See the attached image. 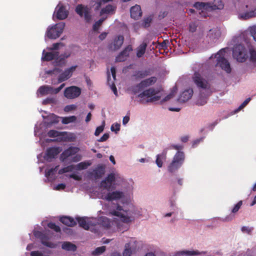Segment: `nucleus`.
Here are the masks:
<instances>
[{
	"label": "nucleus",
	"instance_id": "14",
	"mask_svg": "<svg viewBox=\"0 0 256 256\" xmlns=\"http://www.w3.org/2000/svg\"><path fill=\"white\" fill-rule=\"evenodd\" d=\"M116 68L114 66H112L110 70L107 68L108 83L116 96H118L116 88L114 84L116 80Z\"/></svg>",
	"mask_w": 256,
	"mask_h": 256
},
{
	"label": "nucleus",
	"instance_id": "8",
	"mask_svg": "<svg viewBox=\"0 0 256 256\" xmlns=\"http://www.w3.org/2000/svg\"><path fill=\"white\" fill-rule=\"evenodd\" d=\"M57 66L58 67L55 68L52 72L56 74H60L58 76L59 82L65 81L69 78L76 68V66H72L70 68L66 70L62 66V65H57Z\"/></svg>",
	"mask_w": 256,
	"mask_h": 256
},
{
	"label": "nucleus",
	"instance_id": "47",
	"mask_svg": "<svg viewBox=\"0 0 256 256\" xmlns=\"http://www.w3.org/2000/svg\"><path fill=\"white\" fill-rule=\"evenodd\" d=\"M106 250V247L102 246L97 248L93 252L92 254L94 256H98L104 252Z\"/></svg>",
	"mask_w": 256,
	"mask_h": 256
},
{
	"label": "nucleus",
	"instance_id": "54",
	"mask_svg": "<svg viewBox=\"0 0 256 256\" xmlns=\"http://www.w3.org/2000/svg\"><path fill=\"white\" fill-rule=\"evenodd\" d=\"M242 200H240L239 201L234 207V208H232V212L233 213H236V212L241 207L242 205Z\"/></svg>",
	"mask_w": 256,
	"mask_h": 256
},
{
	"label": "nucleus",
	"instance_id": "1",
	"mask_svg": "<svg viewBox=\"0 0 256 256\" xmlns=\"http://www.w3.org/2000/svg\"><path fill=\"white\" fill-rule=\"evenodd\" d=\"M106 181L108 184L113 182L114 186H120L122 188V192L125 198L130 202L133 198L134 182L132 180H126L118 173H112L108 176Z\"/></svg>",
	"mask_w": 256,
	"mask_h": 256
},
{
	"label": "nucleus",
	"instance_id": "40",
	"mask_svg": "<svg viewBox=\"0 0 256 256\" xmlns=\"http://www.w3.org/2000/svg\"><path fill=\"white\" fill-rule=\"evenodd\" d=\"M60 119L63 124H66L75 122L76 120V117L74 116H70L61 117Z\"/></svg>",
	"mask_w": 256,
	"mask_h": 256
},
{
	"label": "nucleus",
	"instance_id": "37",
	"mask_svg": "<svg viewBox=\"0 0 256 256\" xmlns=\"http://www.w3.org/2000/svg\"><path fill=\"white\" fill-rule=\"evenodd\" d=\"M94 172L96 177L100 178L105 172V166L103 165H99L95 168Z\"/></svg>",
	"mask_w": 256,
	"mask_h": 256
},
{
	"label": "nucleus",
	"instance_id": "62",
	"mask_svg": "<svg viewBox=\"0 0 256 256\" xmlns=\"http://www.w3.org/2000/svg\"><path fill=\"white\" fill-rule=\"evenodd\" d=\"M67 138L70 141H72L76 139V136L74 134L66 132Z\"/></svg>",
	"mask_w": 256,
	"mask_h": 256
},
{
	"label": "nucleus",
	"instance_id": "33",
	"mask_svg": "<svg viewBox=\"0 0 256 256\" xmlns=\"http://www.w3.org/2000/svg\"><path fill=\"white\" fill-rule=\"evenodd\" d=\"M71 52L69 51L66 52L60 55H59V53L58 52V56L56 58L57 64H65L66 60L69 58Z\"/></svg>",
	"mask_w": 256,
	"mask_h": 256
},
{
	"label": "nucleus",
	"instance_id": "43",
	"mask_svg": "<svg viewBox=\"0 0 256 256\" xmlns=\"http://www.w3.org/2000/svg\"><path fill=\"white\" fill-rule=\"evenodd\" d=\"M256 16V8L253 10L246 12L244 14L243 17L246 19H249Z\"/></svg>",
	"mask_w": 256,
	"mask_h": 256
},
{
	"label": "nucleus",
	"instance_id": "44",
	"mask_svg": "<svg viewBox=\"0 0 256 256\" xmlns=\"http://www.w3.org/2000/svg\"><path fill=\"white\" fill-rule=\"evenodd\" d=\"M152 18L150 16L144 18L142 20V26L144 28H148L150 26V23L152 22Z\"/></svg>",
	"mask_w": 256,
	"mask_h": 256
},
{
	"label": "nucleus",
	"instance_id": "34",
	"mask_svg": "<svg viewBox=\"0 0 256 256\" xmlns=\"http://www.w3.org/2000/svg\"><path fill=\"white\" fill-rule=\"evenodd\" d=\"M208 4L210 11L216 10H222L224 6L221 0H214L212 3Z\"/></svg>",
	"mask_w": 256,
	"mask_h": 256
},
{
	"label": "nucleus",
	"instance_id": "15",
	"mask_svg": "<svg viewBox=\"0 0 256 256\" xmlns=\"http://www.w3.org/2000/svg\"><path fill=\"white\" fill-rule=\"evenodd\" d=\"M75 11L80 17L84 16L86 22H89L91 21L90 10L88 6L79 4L76 6Z\"/></svg>",
	"mask_w": 256,
	"mask_h": 256
},
{
	"label": "nucleus",
	"instance_id": "41",
	"mask_svg": "<svg viewBox=\"0 0 256 256\" xmlns=\"http://www.w3.org/2000/svg\"><path fill=\"white\" fill-rule=\"evenodd\" d=\"M62 248L70 251H74L76 250V246L70 242H64L62 244Z\"/></svg>",
	"mask_w": 256,
	"mask_h": 256
},
{
	"label": "nucleus",
	"instance_id": "60",
	"mask_svg": "<svg viewBox=\"0 0 256 256\" xmlns=\"http://www.w3.org/2000/svg\"><path fill=\"white\" fill-rule=\"evenodd\" d=\"M48 226L50 228L53 229L54 230V231H56V232H58L60 231V227L58 226H56L54 223L48 224Z\"/></svg>",
	"mask_w": 256,
	"mask_h": 256
},
{
	"label": "nucleus",
	"instance_id": "9",
	"mask_svg": "<svg viewBox=\"0 0 256 256\" xmlns=\"http://www.w3.org/2000/svg\"><path fill=\"white\" fill-rule=\"evenodd\" d=\"M65 24L61 22L48 28L46 36L50 39H56L62 33Z\"/></svg>",
	"mask_w": 256,
	"mask_h": 256
},
{
	"label": "nucleus",
	"instance_id": "39",
	"mask_svg": "<svg viewBox=\"0 0 256 256\" xmlns=\"http://www.w3.org/2000/svg\"><path fill=\"white\" fill-rule=\"evenodd\" d=\"M61 117L56 116L54 114H50L48 116V120L46 122L48 124H52L58 123Z\"/></svg>",
	"mask_w": 256,
	"mask_h": 256
},
{
	"label": "nucleus",
	"instance_id": "49",
	"mask_svg": "<svg viewBox=\"0 0 256 256\" xmlns=\"http://www.w3.org/2000/svg\"><path fill=\"white\" fill-rule=\"evenodd\" d=\"M120 124L118 122L114 123L110 127V130L112 132H114L116 134H117L120 130Z\"/></svg>",
	"mask_w": 256,
	"mask_h": 256
},
{
	"label": "nucleus",
	"instance_id": "13",
	"mask_svg": "<svg viewBox=\"0 0 256 256\" xmlns=\"http://www.w3.org/2000/svg\"><path fill=\"white\" fill-rule=\"evenodd\" d=\"M79 225L85 230H90L94 231V232H97L95 227L96 219L94 218H82L78 219Z\"/></svg>",
	"mask_w": 256,
	"mask_h": 256
},
{
	"label": "nucleus",
	"instance_id": "64",
	"mask_svg": "<svg viewBox=\"0 0 256 256\" xmlns=\"http://www.w3.org/2000/svg\"><path fill=\"white\" fill-rule=\"evenodd\" d=\"M44 254L39 251H32L30 252L31 256H43Z\"/></svg>",
	"mask_w": 256,
	"mask_h": 256
},
{
	"label": "nucleus",
	"instance_id": "61",
	"mask_svg": "<svg viewBox=\"0 0 256 256\" xmlns=\"http://www.w3.org/2000/svg\"><path fill=\"white\" fill-rule=\"evenodd\" d=\"M222 69L224 70L227 73H230L231 72V68L230 65H220Z\"/></svg>",
	"mask_w": 256,
	"mask_h": 256
},
{
	"label": "nucleus",
	"instance_id": "26",
	"mask_svg": "<svg viewBox=\"0 0 256 256\" xmlns=\"http://www.w3.org/2000/svg\"><path fill=\"white\" fill-rule=\"evenodd\" d=\"M192 88H188L184 90L180 95L178 102L180 103L185 102L191 98L193 95Z\"/></svg>",
	"mask_w": 256,
	"mask_h": 256
},
{
	"label": "nucleus",
	"instance_id": "31",
	"mask_svg": "<svg viewBox=\"0 0 256 256\" xmlns=\"http://www.w3.org/2000/svg\"><path fill=\"white\" fill-rule=\"evenodd\" d=\"M200 252L194 250H182L176 252L174 256H198Z\"/></svg>",
	"mask_w": 256,
	"mask_h": 256
},
{
	"label": "nucleus",
	"instance_id": "50",
	"mask_svg": "<svg viewBox=\"0 0 256 256\" xmlns=\"http://www.w3.org/2000/svg\"><path fill=\"white\" fill-rule=\"evenodd\" d=\"M56 166L54 168L48 169L46 171L45 176L48 178L50 177L51 176H53L54 174V172L56 170Z\"/></svg>",
	"mask_w": 256,
	"mask_h": 256
},
{
	"label": "nucleus",
	"instance_id": "58",
	"mask_svg": "<svg viewBox=\"0 0 256 256\" xmlns=\"http://www.w3.org/2000/svg\"><path fill=\"white\" fill-rule=\"evenodd\" d=\"M250 32L251 36L253 37L254 40L256 42V26H254L250 28Z\"/></svg>",
	"mask_w": 256,
	"mask_h": 256
},
{
	"label": "nucleus",
	"instance_id": "59",
	"mask_svg": "<svg viewBox=\"0 0 256 256\" xmlns=\"http://www.w3.org/2000/svg\"><path fill=\"white\" fill-rule=\"evenodd\" d=\"M189 31L192 32H194L196 31L197 26L195 23L192 22L189 24Z\"/></svg>",
	"mask_w": 256,
	"mask_h": 256
},
{
	"label": "nucleus",
	"instance_id": "55",
	"mask_svg": "<svg viewBox=\"0 0 256 256\" xmlns=\"http://www.w3.org/2000/svg\"><path fill=\"white\" fill-rule=\"evenodd\" d=\"M134 254V253L132 252L128 248H126L124 246V249L122 252L123 256H132V255Z\"/></svg>",
	"mask_w": 256,
	"mask_h": 256
},
{
	"label": "nucleus",
	"instance_id": "52",
	"mask_svg": "<svg viewBox=\"0 0 256 256\" xmlns=\"http://www.w3.org/2000/svg\"><path fill=\"white\" fill-rule=\"evenodd\" d=\"M250 60L252 62H256V51L254 50L250 49Z\"/></svg>",
	"mask_w": 256,
	"mask_h": 256
},
{
	"label": "nucleus",
	"instance_id": "5",
	"mask_svg": "<svg viewBox=\"0 0 256 256\" xmlns=\"http://www.w3.org/2000/svg\"><path fill=\"white\" fill-rule=\"evenodd\" d=\"M96 222L98 223V224H95L96 228H100L108 232H114L119 228V225L116 220H111L106 216L100 217L96 220Z\"/></svg>",
	"mask_w": 256,
	"mask_h": 256
},
{
	"label": "nucleus",
	"instance_id": "28",
	"mask_svg": "<svg viewBox=\"0 0 256 256\" xmlns=\"http://www.w3.org/2000/svg\"><path fill=\"white\" fill-rule=\"evenodd\" d=\"M58 56V52H46L44 50L42 52V61H50L53 60H56V58Z\"/></svg>",
	"mask_w": 256,
	"mask_h": 256
},
{
	"label": "nucleus",
	"instance_id": "11",
	"mask_svg": "<svg viewBox=\"0 0 256 256\" xmlns=\"http://www.w3.org/2000/svg\"><path fill=\"white\" fill-rule=\"evenodd\" d=\"M108 178V176L101 182L100 186L98 188V190L96 192V196L99 198H102L106 200V198L104 197H106V196L109 194V190L112 186H113V182H110L108 184L106 181Z\"/></svg>",
	"mask_w": 256,
	"mask_h": 256
},
{
	"label": "nucleus",
	"instance_id": "23",
	"mask_svg": "<svg viewBox=\"0 0 256 256\" xmlns=\"http://www.w3.org/2000/svg\"><path fill=\"white\" fill-rule=\"evenodd\" d=\"M56 17L57 19L60 20H63L66 19L68 14V12L66 10V7L63 5L60 6L58 4L56 8Z\"/></svg>",
	"mask_w": 256,
	"mask_h": 256
},
{
	"label": "nucleus",
	"instance_id": "6",
	"mask_svg": "<svg viewBox=\"0 0 256 256\" xmlns=\"http://www.w3.org/2000/svg\"><path fill=\"white\" fill-rule=\"evenodd\" d=\"M157 81L156 77L152 76L141 81L138 84L129 86L127 90L128 92L136 94L144 88L154 85Z\"/></svg>",
	"mask_w": 256,
	"mask_h": 256
},
{
	"label": "nucleus",
	"instance_id": "25",
	"mask_svg": "<svg viewBox=\"0 0 256 256\" xmlns=\"http://www.w3.org/2000/svg\"><path fill=\"white\" fill-rule=\"evenodd\" d=\"M124 41L123 36H118L114 40L113 44L108 46V48L112 50H116L119 49L122 45Z\"/></svg>",
	"mask_w": 256,
	"mask_h": 256
},
{
	"label": "nucleus",
	"instance_id": "3",
	"mask_svg": "<svg viewBox=\"0 0 256 256\" xmlns=\"http://www.w3.org/2000/svg\"><path fill=\"white\" fill-rule=\"evenodd\" d=\"M162 96V88H150L140 92L138 95V98L140 102L144 104L159 101Z\"/></svg>",
	"mask_w": 256,
	"mask_h": 256
},
{
	"label": "nucleus",
	"instance_id": "53",
	"mask_svg": "<svg viewBox=\"0 0 256 256\" xmlns=\"http://www.w3.org/2000/svg\"><path fill=\"white\" fill-rule=\"evenodd\" d=\"M77 106L75 104H70L66 106L64 108V110L66 112H69L70 111L76 110Z\"/></svg>",
	"mask_w": 256,
	"mask_h": 256
},
{
	"label": "nucleus",
	"instance_id": "27",
	"mask_svg": "<svg viewBox=\"0 0 256 256\" xmlns=\"http://www.w3.org/2000/svg\"><path fill=\"white\" fill-rule=\"evenodd\" d=\"M34 234L36 237L40 238L42 243L44 245L50 248H54L56 246V244L48 241L47 236L42 234L40 232L34 231Z\"/></svg>",
	"mask_w": 256,
	"mask_h": 256
},
{
	"label": "nucleus",
	"instance_id": "42",
	"mask_svg": "<svg viewBox=\"0 0 256 256\" xmlns=\"http://www.w3.org/2000/svg\"><path fill=\"white\" fill-rule=\"evenodd\" d=\"M166 158V154L162 153L156 156V164L158 167L161 168L162 166V160Z\"/></svg>",
	"mask_w": 256,
	"mask_h": 256
},
{
	"label": "nucleus",
	"instance_id": "4",
	"mask_svg": "<svg viewBox=\"0 0 256 256\" xmlns=\"http://www.w3.org/2000/svg\"><path fill=\"white\" fill-rule=\"evenodd\" d=\"M108 213L111 216L118 217L122 222L125 223L132 221L134 218L132 211L124 210L120 206H117L116 208H110Z\"/></svg>",
	"mask_w": 256,
	"mask_h": 256
},
{
	"label": "nucleus",
	"instance_id": "29",
	"mask_svg": "<svg viewBox=\"0 0 256 256\" xmlns=\"http://www.w3.org/2000/svg\"><path fill=\"white\" fill-rule=\"evenodd\" d=\"M130 12L131 18L134 20H138L142 15L140 6L137 4L130 8Z\"/></svg>",
	"mask_w": 256,
	"mask_h": 256
},
{
	"label": "nucleus",
	"instance_id": "21",
	"mask_svg": "<svg viewBox=\"0 0 256 256\" xmlns=\"http://www.w3.org/2000/svg\"><path fill=\"white\" fill-rule=\"evenodd\" d=\"M132 45L126 46L116 57V62H123L129 57L130 53L132 51Z\"/></svg>",
	"mask_w": 256,
	"mask_h": 256
},
{
	"label": "nucleus",
	"instance_id": "38",
	"mask_svg": "<svg viewBox=\"0 0 256 256\" xmlns=\"http://www.w3.org/2000/svg\"><path fill=\"white\" fill-rule=\"evenodd\" d=\"M115 10V8L111 4H108L105 8H102L100 12V16L104 14L112 13Z\"/></svg>",
	"mask_w": 256,
	"mask_h": 256
},
{
	"label": "nucleus",
	"instance_id": "16",
	"mask_svg": "<svg viewBox=\"0 0 256 256\" xmlns=\"http://www.w3.org/2000/svg\"><path fill=\"white\" fill-rule=\"evenodd\" d=\"M91 164V162L89 161H85L81 162L76 165H71L67 167L64 168L60 170L58 172L60 174H62L65 172H72L74 170H82L86 169L88 166Z\"/></svg>",
	"mask_w": 256,
	"mask_h": 256
},
{
	"label": "nucleus",
	"instance_id": "46",
	"mask_svg": "<svg viewBox=\"0 0 256 256\" xmlns=\"http://www.w3.org/2000/svg\"><path fill=\"white\" fill-rule=\"evenodd\" d=\"M253 228L248 226H243L241 228V231L244 234H251L253 231Z\"/></svg>",
	"mask_w": 256,
	"mask_h": 256
},
{
	"label": "nucleus",
	"instance_id": "18",
	"mask_svg": "<svg viewBox=\"0 0 256 256\" xmlns=\"http://www.w3.org/2000/svg\"><path fill=\"white\" fill-rule=\"evenodd\" d=\"M80 150L79 148L77 147H71L66 150L62 155L64 157H72V160L73 162H78L82 159V156L76 154Z\"/></svg>",
	"mask_w": 256,
	"mask_h": 256
},
{
	"label": "nucleus",
	"instance_id": "63",
	"mask_svg": "<svg viewBox=\"0 0 256 256\" xmlns=\"http://www.w3.org/2000/svg\"><path fill=\"white\" fill-rule=\"evenodd\" d=\"M66 188V185L64 184H60L54 186L53 189L55 190H64Z\"/></svg>",
	"mask_w": 256,
	"mask_h": 256
},
{
	"label": "nucleus",
	"instance_id": "22",
	"mask_svg": "<svg viewBox=\"0 0 256 256\" xmlns=\"http://www.w3.org/2000/svg\"><path fill=\"white\" fill-rule=\"evenodd\" d=\"M125 247L128 248L132 252L136 253L141 249L142 244L140 242L138 241L134 238H132L126 244Z\"/></svg>",
	"mask_w": 256,
	"mask_h": 256
},
{
	"label": "nucleus",
	"instance_id": "2",
	"mask_svg": "<svg viewBox=\"0 0 256 256\" xmlns=\"http://www.w3.org/2000/svg\"><path fill=\"white\" fill-rule=\"evenodd\" d=\"M192 79L195 84L202 88L198 95L196 97V104L198 106H203L206 103L208 96L212 92L210 84L198 72L194 73Z\"/></svg>",
	"mask_w": 256,
	"mask_h": 256
},
{
	"label": "nucleus",
	"instance_id": "32",
	"mask_svg": "<svg viewBox=\"0 0 256 256\" xmlns=\"http://www.w3.org/2000/svg\"><path fill=\"white\" fill-rule=\"evenodd\" d=\"M60 150L58 148H52L48 149L46 152L44 156V158L50 161L53 158H54L58 153Z\"/></svg>",
	"mask_w": 256,
	"mask_h": 256
},
{
	"label": "nucleus",
	"instance_id": "51",
	"mask_svg": "<svg viewBox=\"0 0 256 256\" xmlns=\"http://www.w3.org/2000/svg\"><path fill=\"white\" fill-rule=\"evenodd\" d=\"M148 75V73L147 72L140 71V72H137L135 76L136 78H144L145 76H146Z\"/></svg>",
	"mask_w": 256,
	"mask_h": 256
},
{
	"label": "nucleus",
	"instance_id": "10",
	"mask_svg": "<svg viewBox=\"0 0 256 256\" xmlns=\"http://www.w3.org/2000/svg\"><path fill=\"white\" fill-rule=\"evenodd\" d=\"M184 160V154L183 152L178 151L174 156L172 162L168 167L170 172H175L182 164Z\"/></svg>",
	"mask_w": 256,
	"mask_h": 256
},
{
	"label": "nucleus",
	"instance_id": "45",
	"mask_svg": "<svg viewBox=\"0 0 256 256\" xmlns=\"http://www.w3.org/2000/svg\"><path fill=\"white\" fill-rule=\"evenodd\" d=\"M106 18H102L98 20L92 26V29L94 31H98L99 29L100 26L102 24L103 22L106 20Z\"/></svg>",
	"mask_w": 256,
	"mask_h": 256
},
{
	"label": "nucleus",
	"instance_id": "17",
	"mask_svg": "<svg viewBox=\"0 0 256 256\" xmlns=\"http://www.w3.org/2000/svg\"><path fill=\"white\" fill-rule=\"evenodd\" d=\"M64 86L65 84H62L56 88H54L49 86H43L38 88L37 94L38 96L40 94L41 96H44L48 94H56L58 93Z\"/></svg>",
	"mask_w": 256,
	"mask_h": 256
},
{
	"label": "nucleus",
	"instance_id": "56",
	"mask_svg": "<svg viewBox=\"0 0 256 256\" xmlns=\"http://www.w3.org/2000/svg\"><path fill=\"white\" fill-rule=\"evenodd\" d=\"M48 136L50 137L56 138L60 136V132L56 130H52L48 132Z\"/></svg>",
	"mask_w": 256,
	"mask_h": 256
},
{
	"label": "nucleus",
	"instance_id": "48",
	"mask_svg": "<svg viewBox=\"0 0 256 256\" xmlns=\"http://www.w3.org/2000/svg\"><path fill=\"white\" fill-rule=\"evenodd\" d=\"M104 126L105 122L104 121H102V125L96 128L94 132V135L96 136H98L104 130Z\"/></svg>",
	"mask_w": 256,
	"mask_h": 256
},
{
	"label": "nucleus",
	"instance_id": "35",
	"mask_svg": "<svg viewBox=\"0 0 256 256\" xmlns=\"http://www.w3.org/2000/svg\"><path fill=\"white\" fill-rule=\"evenodd\" d=\"M147 44L146 42H142L136 49V56L140 58L145 54Z\"/></svg>",
	"mask_w": 256,
	"mask_h": 256
},
{
	"label": "nucleus",
	"instance_id": "24",
	"mask_svg": "<svg viewBox=\"0 0 256 256\" xmlns=\"http://www.w3.org/2000/svg\"><path fill=\"white\" fill-rule=\"evenodd\" d=\"M194 6L197 9L201 10L199 14L202 17L206 18L208 16L205 12V11H210L208 3L196 2L194 4Z\"/></svg>",
	"mask_w": 256,
	"mask_h": 256
},
{
	"label": "nucleus",
	"instance_id": "57",
	"mask_svg": "<svg viewBox=\"0 0 256 256\" xmlns=\"http://www.w3.org/2000/svg\"><path fill=\"white\" fill-rule=\"evenodd\" d=\"M250 98H246L238 107V108L236 110V112L240 111V110L243 108L244 107H245L250 102Z\"/></svg>",
	"mask_w": 256,
	"mask_h": 256
},
{
	"label": "nucleus",
	"instance_id": "20",
	"mask_svg": "<svg viewBox=\"0 0 256 256\" xmlns=\"http://www.w3.org/2000/svg\"><path fill=\"white\" fill-rule=\"evenodd\" d=\"M81 93V90L76 86H72L66 88L64 96L67 98L73 99L78 97Z\"/></svg>",
	"mask_w": 256,
	"mask_h": 256
},
{
	"label": "nucleus",
	"instance_id": "12",
	"mask_svg": "<svg viewBox=\"0 0 256 256\" xmlns=\"http://www.w3.org/2000/svg\"><path fill=\"white\" fill-rule=\"evenodd\" d=\"M210 60L216 64H230L227 58L225 48L220 50L216 54H212Z\"/></svg>",
	"mask_w": 256,
	"mask_h": 256
},
{
	"label": "nucleus",
	"instance_id": "7",
	"mask_svg": "<svg viewBox=\"0 0 256 256\" xmlns=\"http://www.w3.org/2000/svg\"><path fill=\"white\" fill-rule=\"evenodd\" d=\"M232 56L239 62H244L248 58L247 50L245 46L241 44H236L232 50Z\"/></svg>",
	"mask_w": 256,
	"mask_h": 256
},
{
	"label": "nucleus",
	"instance_id": "19",
	"mask_svg": "<svg viewBox=\"0 0 256 256\" xmlns=\"http://www.w3.org/2000/svg\"><path fill=\"white\" fill-rule=\"evenodd\" d=\"M104 198H106V200L108 201L120 200L122 203L129 202L128 200L125 198L124 193L120 190L109 192V194L106 196V197Z\"/></svg>",
	"mask_w": 256,
	"mask_h": 256
},
{
	"label": "nucleus",
	"instance_id": "30",
	"mask_svg": "<svg viewBox=\"0 0 256 256\" xmlns=\"http://www.w3.org/2000/svg\"><path fill=\"white\" fill-rule=\"evenodd\" d=\"M178 91V88L176 86H174L171 90L170 93L166 94L165 96H162L161 99L159 100L162 104L170 101L172 98L174 97Z\"/></svg>",
	"mask_w": 256,
	"mask_h": 256
},
{
	"label": "nucleus",
	"instance_id": "36",
	"mask_svg": "<svg viewBox=\"0 0 256 256\" xmlns=\"http://www.w3.org/2000/svg\"><path fill=\"white\" fill-rule=\"evenodd\" d=\"M60 220L64 224L70 226H74L76 224L74 220L68 216L62 217L60 218Z\"/></svg>",
	"mask_w": 256,
	"mask_h": 256
}]
</instances>
